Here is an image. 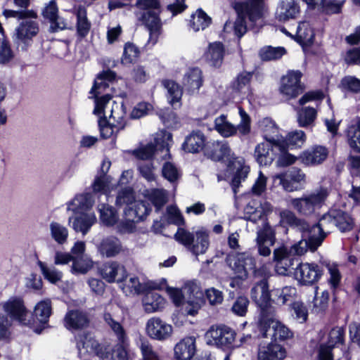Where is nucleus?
<instances>
[{"label": "nucleus", "instance_id": "48", "mask_svg": "<svg viewBox=\"0 0 360 360\" xmlns=\"http://www.w3.org/2000/svg\"><path fill=\"white\" fill-rule=\"evenodd\" d=\"M272 302L278 305H283L288 301H291L296 295V288L291 286H285L282 288L272 290Z\"/></svg>", "mask_w": 360, "mask_h": 360}, {"label": "nucleus", "instance_id": "12", "mask_svg": "<svg viewBox=\"0 0 360 360\" xmlns=\"http://www.w3.org/2000/svg\"><path fill=\"white\" fill-rule=\"evenodd\" d=\"M37 18L25 17L15 28V35L18 45L23 44V49L30 45L32 38L39 32Z\"/></svg>", "mask_w": 360, "mask_h": 360}, {"label": "nucleus", "instance_id": "20", "mask_svg": "<svg viewBox=\"0 0 360 360\" xmlns=\"http://www.w3.org/2000/svg\"><path fill=\"white\" fill-rule=\"evenodd\" d=\"M103 318L105 325L112 334L116 338L118 343H129V338L123 324L124 319L120 321L109 312H105Z\"/></svg>", "mask_w": 360, "mask_h": 360}, {"label": "nucleus", "instance_id": "17", "mask_svg": "<svg viewBox=\"0 0 360 360\" xmlns=\"http://www.w3.org/2000/svg\"><path fill=\"white\" fill-rule=\"evenodd\" d=\"M274 260L276 262L275 270L278 274L286 276L291 272L295 258L288 248L283 246L275 249Z\"/></svg>", "mask_w": 360, "mask_h": 360}, {"label": "nucleus", "instance_id": "8", "mask_svg": "<svg viewBox=\"0 0 360 360\" xmlns=\"http://www.w3.org/2000/svg\"><path fill=\"white\" fill-rule=\"evenodd\" d=\"M264 314L262 318H259L258 325L264 336L267 335L268 330L271 328L274 330L272 336L278 340H286L292 337V332L284 324L276 318L275 311Z\"/></svg>", "mask_w": 360, "mask_h": 360}, {"label": "nucleus", "instance_id": "28", "mask_svg": "<svg viewBox=\"0 0 360 360\" xmlns=\"http://www.w3.org/2000/svg\"><path fill=\"white\" fill-rule=\"evenodd\" d=\"M174 350L176 359H191L195 352V338L193 336L183 338L175 345Z\"/></svg>", "mask_w": 360, "mask_h": 360}, {"label": "nucleus", "instance_id": "29", "mask_svg": "<svg viewBox=\"0 0 360 360\" xmlns=\"http://www.w3.org/2000/svg\"><path fill=\"white\" fill-rule=\"evenodd\" d=\"M328 152L326 148L316 146L311 149L304 151L300 158L305 165H316L323 162L328 157Z\"/></svg>", "mask_w": 360, "mask_h": 360}, {"label": "nucleus", "instance_id": "31", "mask_svg": "<svg viewBox=\"0 0 360 360\" xmlns=\"http://www.w3.org/2000/svg\"><path fill=\"white\" fill-rule=\"evenodd\" d=\"M98 249L100 254L106 257H114L124 251L121 241L114 236L103 239Z\"/></svg>", "mask_w": 360, "mask_h": 360}, {"label": "nucleus", "instance_id": "50", "mask_svg": "<svg viewBox=\"0 0 360 360\" xmlns=\"http://www.w3.org/2000/svg\"><path fill=\"white\" fill-rule=\"evenodd\" d=\"M98 209L100 213V219L103 224L111 226L117 222V212L113 207L102 204L98 205Z\"/></svg>", "mask_w": 360, "mask_h": 360}, {"label": "nucleus", "instance_id": "39", "mask_svg": "<svg viewBox=\"0 0 360 360\" xmlns=\"http://www.w3.org/2000/svg\"><path fill=\"white\" fill-rule=\"evenodd\" d=\"M162 85L167 91V99L169 103L174 108L181 105L182 89L181 86L173 80L166 79L162 81Z\"/></svg>", "mask_w": 360, "mask_h": 360}, {"label": "nucleus", "instance_id": "57", "mask_svg": "<svg viewBox=\"0 0 360 360\" xmlns=\"http://www.w3.org/2000/svg\"><path fill=\"white\" fill-rule=\"evenodd\" d=\"M38 265L44 277L52 283L59 281L63 276L61 271H58L53 266H48L44 262L38 261Z\"/></svg>", "mask_w": 360, "mask_h": 360}, {"label": "nucleus", "instance_id": "15", "mask_svg": "<svg viewBox=\"0 0 360 360\" xmlns=\"http://www.w3.org/2000/svg\"><path fill=\"white\" fill-rule=\"evenodd\" d=\"M206 155L214 161H223L229 165L237 157L232 153L225 141H214L209 143L205 149Z\"/></svg>", "mask_w": 360, "mask_h": 360}, {"label": "nucleus", "instance_id": "55", "mask_svg": "<svg viewBox=\"0 0 360 360\" xmlns=\"http://www.w3.org/2000/svg\"><path fill=\"white\" fill-rule=\"evenodd\" d=\"M93 267V261L89 257H74L72 272L75 274H85Z\"/></svg>", "mask_w": 360, "mask_h": 360}, {"label": "nucleus", "instance_id": "36", "mask_svg": "<svg viewBox=\"0 0 360 360\" xmlns=\"http://www.w3.org/2000/svg\"><path fill=\"white\" fill-rule=\"evenodd\" d=\"M280 224L283 226L295 227L300 231H308L309 224L302 219H298L294 212L288 210H282L280 214Z\"/></svg>", "mask_w": 360, "mask_h": 360}, {"label": "nucleus", "instance_id": "33", "mask_svg": "<svg viewBox=\"0 0 360 360\" xmlns=\"http://www.w3.org/2000/svg\"><path fill=\"white\" fill-rule=\"evenodd\" d=\"M115 78V73L111 70L103 71L97 76L90 91V94L94 95L95 101L97 98H101L98 97V95L109 86V82L114 80Z\"/></svg>", "mask_w": 360, "mask_h": 360}, {"label": "nucleus", "instance_id": "63", "mask_svg": "<svg viewBox=\"0 0 360 360\" xmlns=\"http://www.w3.org/2000/svg\"><path fill=\"white\" fill-rule=\"evenodd\" d=\"M316 117V111L313 108H304L299 110L297 121L299 125L305 127L310 125Z\"/></svg>", "mask_w": 360, "mask_h": 360}, {"label": "nucleus", "instance_id": "4", "mask_svg": "<svg viewBox=\"0 0 360 360\" xmlns=\"http://www.w3.org/2000/svg\"><path fill=\"white\" fill-rule=\"evenodd\" d=\"M329 193L328 188L321 186L301 198H292L290 204L298 214L309 216L323 207Z\"/></svg>", "mask_w": 360, "mask_h": 360}, {"label": "nucleus", "instance_id": "6", "mask_svg": "<svg viewBox=\"0 0 360 360\" xmlns=\"http://www.w3.org/2000/svg\"><path fill=\"white\" fill-rule=\"evenodd\" d=\"M335 217L333 210L324 214L320 218L317 224L313 225L311 227L309 226L308 231L311 233L309 244L312 250H317L322 244L327 234L335 226Z\"/></svg>", "mask_w": 360, "mask_h": 360}, {"label": "nucleus", "instance_id": "21", "mask_svg": "<svg viewBox=\"0 0 360 360\" xmlns=\"http://www.w3.org/2000/svg\"><path fill=\"white\" fill-rule=\"evenodd\" d=\"M277 149L273 143L265 141L255 146L254 157L259 165H270L276 158Z\"/></svg>", "mask_w": 360, "mask_h": 360}, {"label": "nucleus", "instance_id": "3", "mask_svg": "<svg viewBox=\"0 0 360 360\" xmlns=\"http://www.w3.org/2000/svg\"><path fill=\"white\" fill-rule=\"evenodd\" d=\"M94 114L106 116L117 129H124L126 126V110L123 103L112 101L109 94L96 99Z\"/></svg>", "mask_w": 360, "mask_h": 360}, {"label": "nucleus", "instance_id": "45", "mask_svg": "<svg viewBox=\"0 0 360 360\" xmlns=\"http://www.w3.org/2000/svg\"><path fill=\"white\" fill-rule=\"evenodd\" d=\"M211 22L212 18L205 11L199 8L191 15L189 27L194 32H198L206 29Z\"/></svg>", "mask_w": 360, "mask_h": 360}, {"label": "nucleus", "instance_id": "62", "mask_svg": "<svg viewBox=\"0 0 360 360\" xmlns=\"http://www.w3.org/2000/svg\"><path fill=\"white\" fill-rule=\"evenodd\" d=\"M111 177L108 175H98L96 176L92 188L95 193L106 194L110 191Z\"/></svg>", "mask_w": 360, "mask_h": 360}, {"label": "nucleus", "instance_id": "35", "mask_svg": "<svg viewBox=\"0 0 360 360\" xmlns=\"http://www.w3.org/2000/svg\"><path fill=\"white\" fill-rule=\"evenodd\" d=\"M299 11L297 0H282L277 9L276 15L279 20L285 21L295 18Z\"/></svg>", "mask_w": 360, "mask_h": 360}, {"label": "nucleus", "instance_id": "58", "mask_svg": "<svg viewBox=\"0 0 360 360\" xmlns=\"http://www.w3.org/2000/svg\"><path fill=\"white\" fill-rule=\"evenodd\" d=\"M139 56L138 48L133 44L127 43L124 48L123 55L121 59L122 63L124 65H129L135 63Z\"/></svg>", "mask_w": 360, "mask_h": 360}, {"label": "nucleus", "instance_id": "41", "mask_svg": "<svg viewBox=\"0 0 360 360\" xmlns=\"http://www.w3.org/2000/svg\"><path fill=\"white\" fill-rule=\"evenodd\" d=\"M205 141V136L202 133L193 131L186 137L183 144L184 150L189 153H198L202 149Z\"/></svg>", "mask_w": 360, "mask_h": 360}, {"label": "nucleus", "instance_id": "13", "mask_svg": "<svg viewBox=\"0 0 360 360\" xmlns=\"http://www.w3.org/2000/svg\"><path fill=\"white\" fill-rule=\"evenodd\" d=\"M0 307L12 319L18 321L22 325L32 326L30 321H27V311L20 298L11 297L6 302L0 304Z\"/></svg>", "mask_w": 360, "mask_h": 360}, {"label": "nucleus", "instance_id": "30", "mask_svg": "<svg viewBox=\"0 0 360 360\" xmlns=\"http://www.w3.org/2000/svg\"><path fill=\"white\" fill-rule=\"evenodd\" d=\"M86 314L79 310H70L64 317V326L69 330H81L89 325Z\"/></svg>", "mask_w": 360, "mask_h": 360}, {"label": "nucleus", "instance_id": "43", "mask_svg": "<svg viewBox=\"0 0 360 360\" xmlns=\"http://www.w3.org/2000/svg\"><path fill=\"white\" fill-rule=\"evenodd\" d=\"M224 49L221 42L210 44L208 50L205 53L206 60L212 66H219L223 60Z\"/></svg>", "mask_w": 360, "mask_h": 360}, {"label": "nucleus", "instance_id": "37", "mask_svg": "<svg viewBox=\"0 0 360 360\" xmlns=\"http://www.w3.org/2000/svg\"><path fill=\"white\" fill-rule=\"evenodd\" d=\"M202 71L198 68L190 69L184 77V85L187 91L194 93L202 85Z\"/></svg>", "mask_w": 360, "mask_h": 360}, {"label": "nucleus", "instance_id": "46", "mask_svg": "<svg viewBox=\"0 0 360 360\" xmlns=\"http://www.w3.org/2000/svg\"><path fill=\"white\" fill-rule=\"evenodd\" d=\"M277 149V157L276 164L279 167H287L294 164L297 158L295 155L289 153L288 149L289 147L287 146V143L285 140L279 142L275 145Z\"/></svg>", "mask_w": 360, "mask_h": 360}, {"label": "nucleus", "instance_id": "56", "mask_svg": "<svg viewBox=\"0 0 360 360\" xmlns=\"http://www.w3.org/2000/svg\"><path fill=\"white\" fill-rule=\"evenodd\" d=\"M274 241V230L266 221L262 224V228L257 231V243H266L267 245H273Z\"/></svg>", "mask_w": 360, "mask_h": 360}, {"label": "nucleus", "instance_id": "54", "mask_svg": "<svg viewBox=\"0 0 360 360\" xmlns=\"http://www.w3.org/2000/svg\"><path fill=\"white\" fill-rule=\"evenodd\" d=\"M347 136L349 146L356 152H360V120L349 127Z\"/></svg>", "mask_w": 360, "mask_h": 360}, {"label": "nucleus", "instance_id": "23", "mask_svg": "<svg viewBox=\"0 0 360 360\" xmlns=\"http://www.w3.org/2000/svg\"><path fill=\"white\" fill-rule=\"evenodd\" d=\"M258 128L264 139L273 143L274 146L283 140V137L279 134L277 124L269 117L259 120Z\"/></svg>", "mask_w": 360, "mask_h": 360}, {"label": "nucleus", "instance_id": "38", "mask_svg": "<svg viewBox=\"0 0 360 360\" xmlns=\"http://www.w3.org/2000/svg\"><path fill=\"white\" fill-rule=\"evenodd\" d=\"M165 299L156 292H148L143 299V306L147 313H153L162 309Z\"/></svg>", "mask_w": 360, "mask_h": 360}, {"label": "nucleus", "instance_id": "26", "mask_svg": "<svg viewBox=\"0 0 360 360\" xmlns=\"http://www.w3.org/2000/svg\"><path fill=\"white\" fill-rule=\"evenodd\" d=\"M151 211L148 203L143 200H135L127 207L124 211L125 217L139 222L143 221Z\"/></svg>", "mask_w": 360, "mask_h": 360}, {"label": "nucleus", "instance_id": "42", "mask_svg": "<svg viewBox=\"0 0 360 360\" xmlns=\"http://www.w3.org/2000/svg\"><path fill=\"white\" fill-rule=\"evenodd\" d=\"M314 39V30L308 22H302L299 24L297 32L296 39L302 46H307L312 44Z\"/></svg>", "mask_w": 360, "mask_h": 360}, {"label": "nucleus", "instance_id": "14", "mask_svg": "<svg viewBox=\"0 0 360 360\" xmlns=\"http://www.w3.org/2000/svg\"><path fill=\"white\" fill-rule=\"evenodd\" d=\"M322 275L320 266L314 263H300L295 270V278L302 284L317 282Z\"/></svg>", "mask_w": 360, "mask_h": 360}, {"label": "nucleus", "instance_id": "44", "mask_svg": "<svg viewBox=\"0 0 360 360\" xmlns=\"http://www.w3.org/2000/svg\"><path fill=\"white\" fill-rule=\"evenodd\" d=\"M49 233L51 238L58 245H64L68 242L69 236L68 229L58 221H51Z\"/></svg>", "mask_w": 360, "mask_h": 360}, {"label": "nucleus", "instance_id": "10", "mask_svg": "<svg viewBox=\"0 0 360 360\" xmlns=\"http://www.w3.org/2000/svg\"><path fill=\"white\" fill-rule=\"evenodd\" d=\"M302 76L300 71L290 70L281 78L279 91L286 99L295 98L303 92Z\"/></svg>", "mask_w": 360, "mask_h": 360}, {"label": "nucleus", "instance_id": "9", "mask_svg": "<svg viewBox=\"0 0 360 360\" xmlns=\"http://www.w3.org/2000/svg\"><path fill=\"white\" fill-rule=\"evenodd\" d=\"M250 295L252 300L260 309L259 318L275 311L271 306L272 299L266 280L262 279L257 283L251 289Z\"/></svg>", "mask_w": 360, "mask_h": 360}, {"label": "nucleus", "instance_id": "25", "mask_svg": "<svg viewBox=\"0 0 360 360\" xmlns=\"http://www.w3.org/2000/svg\"><path fill=\"white\" fill-rule=\"evenodd\" d=\"M75 214V217H70L68 222L72 223V227L76 232H82L83 235H86L96 221L95 214L94 212Z\"/></svg>", "mask_w": 360, "mask_h": 360}, {"label": "nucleus", "instance_id": "19", "mask_svg": "<svg viewBox=\"0 0 360 360\" xmlns=\"http://www.w3.org/2000/svg\"><path fill=\"white\" fill-rule=\"evenodd\" d=\"M279 179L284 190L292 192L298 189V184L304 182L305 174L298 168L293 167L288 172L275 176Z\"/></svg>", "mask_w": 360, "mask_h": 360}, {"label": "nucleus", "instance_id": "16", "mask_svg": "<svg viewBox=\"0 0 360 360\" xmlns=\"http://www.w3.org/2000/svg\"><path fill=\"white\" fill-rule=\"evenodd\" d=\"M147 335L153 339L165 340L168 339L173 331L172 326L159 318L148 320L146 326Z\"/></svg>", "mask_w": 360, "mask_h": 360}, {"label": "nucleus", "instance_id": "24", "mask_svg": "<svg viewBox=\"0 0 360 360\" xmlns=\"http://www.w3.org/2000/svg\"><path fill=\"white\" fill-rule=\"evenodd\" d=\"M232 166L235 170L232 181L231 187L235 194L237 193L238 189L240 186L242 181H244L250 171L249 165L245 163L243 158L237 157L229 165Z\"/></svg>", "mask_w": 360, "mask_h": 360}, {"label": "nucleus", "instance_id": "59", "mask_svg": "<svg viewBox=\"0 0 360 360\" xmlns=\"http://www.w3.org/2000/svg\"><path fill=\"white\" fill-rule=\"evenodd\" d=\"M285 53L283 47L266 46L260 50L259 56L263 60H271L281 58Z\"/></svg>", "mask_w": 360, "mask_h": 360}, {"label": "nucleus", "instance_id": "2", "mask_svg": "<svg viewBox=\"0 0 360 360\" xmlns=\"http://www.w3.org/2000/svg\"><path fill=\"white\" fill-rule=\"evenodd\" d=\"M135 15L149 32L148 41L153 45L158 41L162 31V22L160 18V4L158 0H137Z\"/></svg>", "mask_w": 360, "mask_h": 360}, {"label": "nucleus", "instance_id": "47", "mask_svg": "<svg viewBox=\"0 0 360 360\" xmlns=\"http://www.w3.org/2000/svg\"><path fill=\"white\" fill-rule=\"evenodd\" d=\"M145 198L153 205L156 210H159L167 203L168 193L165 189L154 188L146 191Z\"/></svg>", "mask_w": 360, "mask_h": 360}, {"label": "nucleus", "instance_id": "49", "mask_svg": "<svg viewBox=\"0 0 360 360\" xmlns=\"http://www.w3.org/2000/svg\"><path fill=\"white\" fill-rule=\"evenodd\" d=\"M75 340L79 351L82 348H85L88 352L96 354L102 347L96 340L86 333L75 336Z\"/></svg>", "mask_w": 360, "mask_h": 360}, {"label": "nucleus", "instance_id": "1", "mask_svg": "<svg viewBox=\"0 0 360 360\" xmlns=\"http://www.w3.org/2000/svg\"><path fill=\"white\" fill-rule=\"evenodd\" d=\"M264 0H248L244 3H235L233 8L238 13L235 22L227 21L224 27L226 32L233 31L235 35L240 38L247 31L245 17L251 22H255L262 15Z\"/></svg>", "mask_w": 360, "mask_h": 360}, {"label": "nucleus", "instance_id": "60", "mask_svg": "<svg viewBox=\"0 0 360 360\" xmlns=\"http://www.w3.org/2000/svg\"><path fill=\"white\" fill-rule=\"evenodd\" d=\"M98 126L101 135L104 139H108L113 134H117L122 129H117L111 122L106 119V116H98Z\"/></svg>", "mask_w": 360, "mask_h": 360}, {"label": "nucleus", "instance_id": "11", "mask_svg": "<svg viewBox=\"0 0 360 360\" xmlns=\"http://www.w3.org/2000/svg\"><path fill=\"white\" fill-rule=\"evenodd\" d=\"M184 310L191 316L195 315L202 303L203 293L200 286L193 281L186 282L184 287Z\"/></svg>", "mask_w": 360, "mask_h": 360}, {"label": "nucleus", "instance_id": "40", "mask_svg": "<svg viewBox=\"0 0 360 360\" xmlns=\"http://www.w3.org/2000/svg\"><path fill=\"white\" fill-rule=\"evenodd\" d=\"M51 313V302L49 299H46L35 305L33 316L39 323L46 324Z\"/></svg>", "mask_w": 360, "mask_h": 360}, {"label": "nucleus", "instance_id": "27", "mask_svg": "<svg viewBox=\"0 0 360 360\" xmlns=\"http://www.w3.org/2000/svg\"><path fill=\"white\" fill-rule=\"evenodd\" d=\"M230 266L238 277L243 278L246 277L248 269L255 267V259L248 253H240L230 262Z\"/></svg>", "mask_w": 360, "mask_h": 360}, {"label": "nucleus", "instance_id": "51", "mask_svg": "<svg viewBox=\"0 0 360 360\" xmlns=\"http://www.w3.org/2000/svg\"><path fill=\"white\" fill-rule=\"evenodd\" d=\"M77 30L79 35L85 37L91 28V23L86 16V10L83 6H78L76 8Z\"/></svg>", "mask_w": 360, "mask_h": 360}, {"label": "nucleus", "instance_id": "22", "mask_svg": "<svg viewBox=\"0 0 360 360\" xmlns=\"http://www.w3.org/2000/svg\"><path fill=\"white\" fill-rule=\"evenodd\" d=\"M287 352L284 347L276 342L260 344L258 347L257 360H283Z\"/></svg>", "mask_w": 360, "mask_h": 360}, {"label": "nucleus", "instance_id": "52", "mask_svg": "<svg viewBox=\"0 0 360 360\" xmlns=\"http://www.w3.org/2000/svg\"><path fill=\"white\" fill-rule=\"evenodd\" d=\"M335 224L340 231H349L354 226V220L350 215L342 210H334Z\"/></svg>", "mask_w": 360, "mask_h": 360}, {"label": "nucleus", "instance_id": "64", "mask_svg": "<svg viewBox=\"0 0 360 360\" xmlns=\"http://www.w3.org/2000/svg\"><path fill=\"white\" fill-rule=\"evenodd\" d=\"M139 348L142 355V360H161L158 353L153 349V347L148 340H141Z\"/></svg>", "mask_w": 360, "mask_h": 360}, {"label": "nucleus", "instance_id": "61", "mask_svg": "<svg viewBox=\"0 0 360 360\" xmlns=\"http://www.w3.org/2000/svg\"><path fill=\"white\" fill-rule=\"evenodd\" d=\"M345 331L341 327L332 328L328 334L327 345L336 348L339 347L344 342Z\"/></svg>", "mask_w": 360, "mask_h": 360}, {"label": "nucleus", "instance_id": "5", "mask_svg": "<svg viewBox=\"0 0 360 360\" xmlns=\"http://www.w3.org/2000/svg\"><path fill=\"white\" fill-rule=\"evenodd\" d=\"M240 122L236 126L228 120L227 115H221L214 121V129L223 137L233 136L238 131L240 135H247L250 132V117L241 108H238Z\"/></svg>", "mask_w": 360, "mask_h": 360}, {"label": "nucleus", "instance_id": "53", "mask_svg": "<svg viewBox=\"0 0 360 360\" xmlns=\"http://www.w3.org/2000/svg\"><path fill=\"white\" fill-rule=\"evenodd\" d=\"M156 147L158 148L163 153L165 159L169 158L170 155L169 153V147L172 142V135L167 131H162L157 134L155 139Z\"/></svg>", "mask_w": 360, "mask_h": 360}, {"label": "nucleus", "instance_id": "34", "mask_svg": "<svg viewBox=\"0 0 360 360\" xmlns=\"http://www.w3.org/2000/svg\"><path fill=\"white\" fill-rule=\"evenodd\" d=\"M210 246L209 233L205 229H200L195 233L194 241L190 251L195 255L205 254Z\"/></svg>", "mask_w": 360, "mask_h": 360}, {"label": "nucleus", "instance_id": "32", "mask_svg": "<svg viewBox=\"0 0 360 360\" xmlns=\"http://www.w3.org/2000/svg\"><path fill=\"white\" fill-rule=\"evenodd\" d=\"M94 202L92 194H79L68 203L67 209L74 213L90 212L89 210L92 207Z\"/></svg>", "mask_w": 360, "mask_h": 360}, {"label": "nucleus", "instance_id": "7", "mask_svg": "<svg viewBox=\"0 0 360 360\" xmlns=\"http://www.w3.org/2000/svg\"><path fill=\"white\" fill-rule=\"evenodd\" d=\"M236 335V332L230 327L218 325L210 327L205 334V338L208 345L229 348L233 345Z\"/></svg>", "mask_w": 360, "mask_h": 360}, {"label": "nucleus", "instance_id": "18", "mask_svg": "<svg viewBox=\"0 0 360 360\" xmlns=\"http://www.w3.org/2000/svg\"><path fill=\"white\" fill-rule=\"evenodd\" d=\"M99 271L101 277L108 283L122 282L127 276L125 267L117 262L103 264L100 267Z\"/></svg>", "mask_w": 360, "mask_h": 360}]
</instances>
